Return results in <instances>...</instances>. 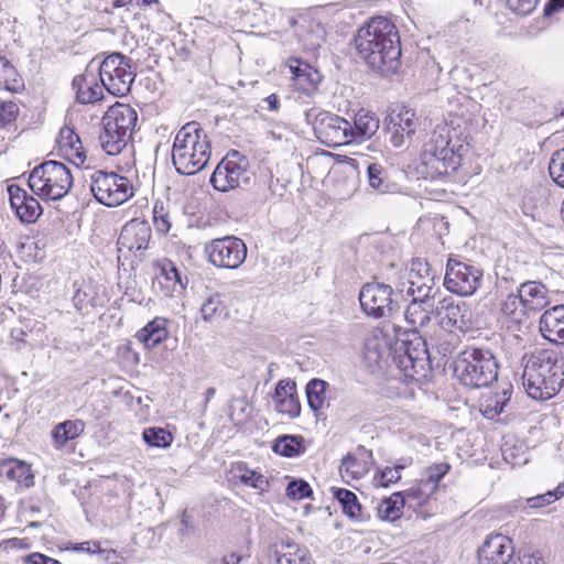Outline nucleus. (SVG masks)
<instances>
[{"label": "nucleus", "instance_id": "obj_1", "mask_svg": "<svg viewBox=\"0 0 564 564\" xmlns=\"http://www.w3.org/2000/svg\"><path fill=\"white\" fill-rule=\"evenodd\" d=\"M390 360L406 377H415L429 367L426 340L419 332H403L399 338L394 325L375 327L365 340L361 362L375 373L384 369Z\"/></svg>", "mask_w": 564, "mask_h": 564}, {"label": "nucleus", "instance_id": "obj_2", "mask_svg": "<svg viewBox=\"0 0 564 564\" xmlns=\"http://www.w3.org/2000/svg\"><path fill=\"white\" fill-rule=\"evenodd\" d=\"M447 124L437 126L423 145L415 171L419 177L435 180L458 170L462 156Z\"/></svg>", "mask_w": 564, "mask_h": 564}, {"label": "nucleus", "instance_id": "obj_3", "mask_svg": "<svg viewBox=\"0 0 564 564\" xmlns=\"http://www.w3.org/2000/svg\"><path fill=\"white\" fill-rule=\"evenodd\" d=\"M212 143L207 132L197 121L185 123L175 134L172 162L180 174L194 175L208 163Z\"/></svg>", "mask_w": 564, "mask_h": 564}, {"label": "nucleus", "instance_id": "obj_4", "mask_svg": "<svg viewBox=\"0 0 564 564\" xmlns=\"http://www.w3.org/2000/svg\"><path fill=\"white\" fill-rule=\"evenodd\" d=\"M522 380L529 397L549 400L563 387L564 365L554 351H538L525 360Z\"/></svg>", "mask_w": 564, "mask_h": 564}, {"label": "nucleus", "instance_id": "obj_5", "mask_svg": "<svg viewBox=\"0 0 564 564\" xmlns=\"http://www.w3.org/2000/svg\"><path fill=\"white\" fill-rule=\"evenodd\" d=\"M454 373L470 388H485L498 378V362L489 349L468 347L456 357Z\"/></svg>", "mask_w": 564, "mask_h": 564}, {"label": "nucleus", "instance_id": "obj_6", "mask_svg": "<svg viewBox=\"0 0 564 564\" xmlns=\"http://www.w3.org/2000/svg\"><path fill=\"white\" fill-rule=\"evenodd\" d=\"M28 186L43 200H58L70 191L73 175L64 163L46 161L30 172Z\"/></svg>", "mask_w": 564, "mask_h": 564}, {"label": "nucleus", "instance_id": "obj_7", "mask_svg": "<svg viewBox=\"0 0 564 564\" xmlns=\"http://www.w3.org/2000/svg\"><path fill=\"white\" fill-rule=\"evenodd\" d=\"M377 42L387 54L388 59H393L395 54H401L400 36L397 26L384 17H373L360 26L355 34V48L358 54L368 53L371 43Z\"/></svg>", "mask_w": 564, "mask_h": 564}, {"label": "nucleus", "instance_id": "obj_8", "mask_svg": "<svg viewBox=\"0 0 564 564\" xmlns=\"http://www.w3.org/2000/svg\"><path fill=\"white\" fill-rule=\"evenodd\" d=\"M90 192L104 206L117 207L134 195L132 181L117 172L97 170L90 175Z\"/></svg>", "mask_w": 564, "mask_h": 564}, {"label": "nucleus", "instance_id": "obj_9", "mask_svg": "<svg viewBox=\"0 0 564 564\" xmlns=\"http://www.w3.org/2000/svg\"><path fill=\"white\" fill-rule=\"evenodd\" d=\"M98 74L106 90L116 97L127 96L137 76L131 58L121 53L106 56L99 65Z\"/></svg>", "mask_w": 564, "mask_h": 564}, {"label": "nucleus", "instance_id": "obj_10", "mask_svg": "<svg viewBox=\"0 0 564 564\" xmlns=\"http://www.w3.org/2000/svg\"><path fill=\"white\" fill-rule=\"evenodd\" d=\"M250 162L237 150L229 151L215 167L210 184L218 192H230L249 182Z\"/></svg>", "mask_w": 564, "mask_h": 564}, {"label": "nucleus", "instance_id": "obj_11", "mask_svg": "<svg viewBox=\"0 0 564 564\" xmlns=\"http://www.w3.org/2000/svg\"><path fill=\"white\" fill-rule=\"evenodd\" d=\"M151 290L160 299H174L183 295L187 280L182 276L176 263L162 257L150 263Z\"/></svg>", "mask_w": 564, "mask_h": 564}, {"label": "nucleus", "instance_id": "obj_12", "mask_svg": "<svg viewBox=\"0 0 564 564\" xmlns=\"http://www.w3.org/2000/svg\"><path fill=\"white\" fill-rule=\"evenodd\" d=\"M484 271L480 267L449 257L446 262L444 286L459 296H470L480 288Z\"/></svg>", "mask_w": 564, "mask_h": 564}, {"label": "nucleus", "instance_id": "obj_13", "mask_svg": "<svg viewBox=\"0 0 564 564\" xmlns=\"http://www.w3.org/2000/svg\"><path fill=\"white\" fill-rule=\"evenodd\" d=\"M358 300L361 311L376 319L391 317L399 310L394 291L386 283H366L359 291Z\"/></svg>", "mask_w": 564, "mask_h": 564}, {"label": "nucleus", "instance_id": "obj_14", "mask_svg": "<svg viewBox=\"0 0 564 564\" xmlns=\"http://www.w3.org/2000/svg\"><path fill=\"white\" fill-rule=\"evenodd\" d=\"M208 261L216 268L238 269L247 258V246L236 236L215 238L205 246Z\"/></svg>", "mask_w": 564, "mask_h": 564}, {"label": "nucleus", "instance_id": "obj_15", "mask_svg": "<svg viewBox=\"0 0 564 564\" xmlns=\"http://www.w3.org/2000/svg\"><path fill=\"white\" fill-rule=\"evenodd\" d=\"M53 151L56 156L78 169H89L93 162L87 145L82 140L77 130L70 124H64L59 129Z\"/></svg>", "mask_w": 564, "mask_h": 564}, {"label": "nucleus", "instance_id": "obj_16", "mask_svg": "<svg viewBox=\"0 0 564 564\" xmlns=\"http://www.w3.org/2000/svg\"><path fill=\"white\" fill-rule=\"evenodd\" d=\"M152 241V229L147 220L133 218L120 230L117 247L123 256L142 258Z\"/></svg>", "mask_w": 564, "mask_h": 564}, {"label": "nucleus", "instance_id": "obj_17", "mask_svg": "<svg viewBox=\"0 0 564 564\" xmlns=\"http://www.w3.org/2000/svg\"><path fill=\"white\" fill-rule=\"evenodd\" d=\"M440 326L448 332L466 333L473 328V311L463 301L446 296L435 307Z\"/></svg>", "mask_w": 564, "mask_h": 564}, {"label": "nucleus", "instance_id": "obj_18", "mask_svg": "<svg viewBox=\"0 0 564 564\" xmlns=\"http://www.w3.org/2000/svg\"><path fill=\"white\" fill-rule=\"evenodd\" d=\"M313 130L316 138L329 148H336L349 143V133L352 128L346 119L330 113L319 112L313 121Z\"/></svg>", "mask_w": 564, "mask_h": 564}, {"label": "nucleus", "instance_id": "obj_19", "mask_svg": "<svg viewBox=\"0 0 564 564\" xmlns=\"http://www.w3.org/2000/svg\"><path fill=\"white\" fill-rule=\"evenodd\" d=\"M286 66L292 75L291 80L295 90L307 96L318 90L323 75L316 67L295 56L286 59Z\"/></svg>", "mask_w": 564, "mask_h": 564}, {"label": "nucleus", "instance_id": "obj_20", "mask_svg": "<svg viewBox=\"0 0 564 564\" xmlns=\"http://www.w3.org/2000/svg\"><path fill=\"white\" fill-rule=\"evenodd\" d=\"M9 202L15 216L24 224H33L43 213L40 202L28 191L15 184L11 183L7 187Z\"/></svg>", "mask_w": 564, "mask_h": 564}, {"label": "nucleus", "instance_id": "obj_21", "mask_svg": "<svg viewBox=\"0 0 564 564\" xmlns=\"http://www.w3.org/2000/svg\"><path fill=\"white\" fill-rule=\"evenodd\" d=\"M272 401L274 410L280 415L290 420L300 416L302 406L294 380L290 378L279 380L272 393Z\"/></svg>", "mask_w": 564, "mask_h": 564}, {"label": "nucleus", "instance_id": "obj_22", "mask_svg": "<svg viewBox=\"0 0 564 564\" xmlns=\"http://www.w3.org/2000/svg\"><path fill=\"white\" fill-rule=\"evenodd\" d=\"M513 552L510 538L501 533H491L478 549V562L479 564H508Z\"/></svg>", "mask_w": 564, "mask_h": 564}, {"label": "nucleus", "instance_id": "obj_23", "mask_svg": "<svg viewBox=\"0 0 564 564\" xmlns=\"http://www.w3.org/2000/svg\"><path fill=\"white\" fill-rule=\"evenodd\" d=\"M386 127L392 145L400 148L404 144L405 138H410L415 132V113L405 107H397L387 117Z\"/></svg>", "mask_w": 564, "mask_h": 564}, {"label": "nucleus", "instance_id": "obj_24", "mask_svg": "<svg viewBox=\"0 0 564 564\" xmlns=\"http://www.w3.org/2000/svg\"><path fill=\"white\" fill-rule=\"evenodd\" d=\"M408 294L413 299L432 300L435 296V275L430 272L429 264L420 259L414 260L409 272Z\"/></svg>", "mask_w": 564, "mask_h": 564}, {"label": "nucleus", "instance_id": "obj_25", "mask_svg": "<svg viewBox=\"0 0 564 564\" xmlns=\"http://www.w3.org/2000/svg\"><path fill=\"white\" fill-rule=\"evenodd\" d=\"M269 564H313V558L306 547L282 541L270 546Z\"/></svg>", "mask_w": 564, "mask_h": 564}, {"label": "nucleus", "instance_id": "obj_26", "mask_svg": "<svg viewBox=\"0 0 564 564\" xmlns=\"http://www.w3.org/2000/svg\"><path fill=\"white\" fill-rule=\"evenodd\" d=\"M86 423L82 419L65 420L51 431L52 445L56 451H74L77 440L84 434Z\"/></svg>", "mask_w": 564, "mask_h": 564}, {"label": "nucleus", "instance_id": "obj_27", "mask_svg": "<svg viewBox=\"0 0 564 564\" xmlns=\"http://www.w3.org/2000/svg\"><path fill=\"white\" fill-rule=\"evenodd\" d=\"M76 98L80 104H95L104 98L106 86L100 82L99 74L86 69L73 80Z\"/></svg>", "mask_w": 564, "mask_h": 564}, {"label": "nucleus", "instance_id": "obj_28", "mask_svg": "<svg viewBox=\"0 0 564 564\" xmlns=\"http://www.w3.org/2000/svg\"><path fill=\"white\" fill-rule=\"evenodd\" d=\"M138 121V113L133 107L128 104L116 102L110 106L102 118V126L111 127L113 130L132 134Z\"/></svg>", "mask_w": 564, "mask_h": 564}, {"label": "nucleus", "instance_id": "obj_29", "mask_svg": "<svg viewBox=\"0 0 564 564\" xmlns=\"http://www.w3.org/2000/svg\"><path fill=\"white\" fill-rule=\"evenodd\" d=\"M371 55L358 54L369 70L381 77H389L398 73L401 62V54H395L393 59H388L387 54L381 50V45L377 42L371 43L368 53Z\"/></svg>", "mask_w": 564, "mask_h": 564}, {"label": "nucleus", "instance_id": "obj_30", "mask_svg": "<svg viewBox=\"0 0 564 564\" xmlns=\"http://www.w3.org/2000/svg\"><path fill=\"white\" fill-rule=\"evenodd\" d=\"M228 476L232 484L243 485L259 492H264L270 487L269 479L259 470L250 468L245 462L231 463Z\"/></svg>", "mask_w": 564, "mask_h": 564}, {"label": "nucleus", "instance_id": "obj_31", "mask_svg": "<svg viewBox=\"0 0 564 564\" xmlns=\"http://www.w3.org/2000/svg\"><path fill=\"white\" fill-rule=\"evenodd\" d=\"M540 332L549 341L564 344V305L554 306L542 314Z\"/></svg>", "mask_w": 564, "mask_h": 564}, {"label": "nucleus", "instance_id": "obj_32", "mask_svg": "<svg viewBox=\"0 0 564 564\" xmlns=\"http://www.w3.org/2000/svg\"><path fill=\"white\" fill-rule=\"evenodd\" d=\"M134 337L145 348H155L160 344L164 343L169 337L167 319L160 316L154 317L140 328L135 333Z\"/></svg>", "mask_w": 564, "mask_h": 564}, {"label": "nucleus", "instance_id": "obj_33", "mask_svg": "<svg viewBox=\"0 0 564 564\" xmlns=\"http://www.w3.org/2000/svg\"><path fill=\"white\" fill-rule=\"evenodd\" d=\"M433 303L431 300L412 299L404 312L406 323L412 327L410 332H417L429 325L432 319Z\"/></svg>", "mask_w": 564, "mask_h": 564}, {"label": "nucleus", "instance_id": "obj_34", "mask_svg": "<svg viewBox=\"0 0 564 564\" xmlns=\"http://www.w3.org/2000/svg\"><path fill=\"white\" fill-rule=\"evenodd\" d=\"M528 311H540L549 304L547 289L538 281H527L518 288Z\"/></svg>", "mask_w": 564, "mask_h": 564}, {"label": "nucleus", "instance_id": "obj_35", "mask_svg": "<svg viewBox=\"0 0 564 564\" xmlns=\"http://www.w3.org/2000/svg\"><path fill=\"white\" fill-rule=\"evenodd\" d=\"M1 468L6 477L9 480L15 481L20 487L30 488L34 485L31 465L10 458L1 463Z\"/></svg>", "mask_w": 564, "mask_h": 564}, {"label": "nucleus", "instance_id": "obj_36", "mask_svg": "<svg viewBox=\"0 0 564 564\" xmlns=\"http://www.w3.org/2000/svg\"><path fill=\"white\" fill-rule=\"evenodd\" d=\"M379 124V118L371 110L360 109L355 113V144L375 135Z\"/></svg>", "mask_w": 564, "mask_h": 564}, {"label": "nucleus", "instance_id": "obj_37", "mask_svg": "<svg viewBox=\"0 0 564 564\" xmlns=\"http://www.w3.org/2000/svg\"><path fill=\"white\" fill-rule=\"evenodd\" d=\"M0 89L13 94L24 89V79L17 67L6 56L0 55Z\"/></svg>", "mask_w": 564, "mask_h": 564}, {"label": "nucleus", "instance_id": "obj_38", "mask_svg": "<svg viewBox=\"0 0 564 564\" xmlns=\"http://www.w3.org/2000/svg\"><path fill=\"white\" fill-rule=\"evenodd\" d=\"M202 318L212 324H220L229 317L226 301L219 294L207 297L200 306Z\"/></svg>", "mask_w": 564, "mask_h": 564}, {"label": "nucleus", "instance_id": "obj_39", "mask_svg": "<svg viewBox=\"0 0 564 564\" xmlns=\"http://www.w3.org/2000/svg\"><path fill=\"white\" fill-rule=\"evenodd\" d=\"M130 138V134H123V132L113 130L111 127L102 126L99 140L102 150L108 155H119L126 151Z\"/></svg>", "mask_w": 564, "mask_h": 564}, {"label": "nucleus", "instance_id": "obj_40", "mask_svg": "<svg viewBox=\"0 0 564 564\" xmlns=\"http://www.w3.org/2000/svg\"><path fill=\"white\" fill-rule=\"evenodd\" d=\"M272 449L280 456L293 458L304 454L306 446L302 435H281L274 441Z\"/></svg>", "mask_w": 564, "mask_h": 564}, {"label": "nucleus", "instance_id": "obj_41", "mask_svg": "<svg viewBox=\"0 0 564 564\" xmlns=\"http://www.w3.org/2000/svg\"><path fill=\"white\" fill-rule=\"evenodd\" d=\"M510 398L511 388L503 389L501 392L482 395L480 400V411L487 419L492 420L502 413Z\"/></svg>", "mask_w": 564, "mask_h": 564}, {"label": "nucleus", "instance_id": "obj_42", "mask_svg": "<svg viewBox=\"0 0 564 564\" xmlns=\"http://www.w3.org/2000/svg\"><path fill=\"white\" fill-rule=\"evenodd\" d=\"M500 312L505 318L513 324H521L528 317V310L519 296V292L517 294H509L507 297L500 303Z\"/></svg>", "mask_w": 564, "mask_h": 564}, {"label": "nucleus", "instance_id": "obj_43", "mask_svg": "<svg viewBox=\"0 0 564 564\" xmlns=\"http://www.w3.org/2000/svg\"><path fill=\"white\" fill-rule=\"evenodd\" d=\"M408 505L403 492L398 491L384 498L379 507L378 514L382 520L395 521L402 516V509Z\"/></svg>", "mask_w": 564, "mask_h": 564}, {"label": "nucleus", "instance_id": "obj_44", "mask_svg": "<svg viewBox=\"0 0 564 564\" xmlns=\"http://www.w3.org/2000/svg\"><path fill=\"white\" fill-rule=\"evenodd\" d=\"M327 387L328 383L322 379H312L306 384L307 403L314 412L324 408L327 400Z\"/></svg>", "mask_w": 564, "mask_h": 564}, {"label": "nucleus", "instance_id": "obj_45", "mask_svg": "<svg viewBox=\"0 0 564 564\" xmlns=\"http://www.w3.org/2000/svg\"><path fill=\"white\" fill-rule=\"evenodd\" d=\"M21 115L20 105L15 100H0V130H15Z\"/></svg>", "mask_w": 564, "mask_h": 564}, {"label": "nucleus", "instance_id": "obj_46", "mask_svg": "<svg viewBox=\"0 0 564 564\" xmlns=\"http://www.w3.org/2000/svg\"><path fill=\"white\" fill-rule=\"evenodd\" d=\"M410 508L423 506L435 492L431 485H426L420 479L417 484L402 491Z\"/></svg>", "mask_w": 564, "mask_h": 564}, {"label": "nucleus", "instance_id": "obj_47", "mask_svg": "<svg viewBox=\"0 0 564 564\" xmlns=\"http://www.w3.org/2000/svg\"><path fill=\"white\" fill-rule=\"evenodd\" d=\"M152 220L158 234L166 235L172 227L169 205L163 200H156L152 209Z\"/></svg>", "mask_w": 564, "mask_h": 564}, {"label": "nucleus", "instance_id": "obj_48", "mask_svg": "<svg viewBox=\"0 0 564 564\" xmlns=\"http://www.w3.org/2000/svg\"><path fill=\"white\" fill-rule=\"evenodd\" d=\"M143 440L154 447H169L173 442L171 432L162 427H148L143 431Z\"/></svg>", "mask_w": 564, "mask_h": 564}, {"label": "nucleus", "instance_id": "obj_49", "mask_svg": "<svg viewBox=\"0 0 564 564\" xmlns=\"http://www.w3.org/2000/svg\"><path fill=\"white\" fill-rule=\"evenodd\" d=\"M117 357L123 367L134 368L140 362V355L130 340L117 347Z\"/></svg>", "mask_w": 564, "mask_h": 564}, {"label": "nucleus", "instance_id": "obj_50", "mask_svg": "<svg viewBox=\"0 0 564 564\" xmlns=\"http://www.w3.org/2000/svg\"><path fill=\"white\" fill-rule=\"evenodd\" d=\"M549 173L558 186L564 187V148L553 153L549 163Z\"/></svg>", "mask_w": 564, "mask_h": 564}, {"label": "nucleus", "instance_id": "obj_51", "mask_svg": "<svg viewBox=\"0 0 564 564\" xmlns=\"http://www.w3.org/2000/svg\"><path fill=\"white\" fill-rule=\"evenodd\" d=\"M285 494L292 500H303L313 496V489L304 479H293L289 482Z\"/></svg>", "mask_w": 564, "mask_h": 564}, {"label": "nucleus", "instance_id": "obj_52", "mask_svg": "<svg viewBox=\"0 0 564 564\" xmlns=\"http://www.w3.org/2000/svg\"><path fill=\"white\" fill-rule=\"evenodd\" d=\"M449 468L447 463L433 464L426 468L422 481L431 485L433 490L436 491L441 479L448 473Z\"/></svg>", "mask_w": 564, "mask_h": 564}, {"label": "nucleus", "instance_id": "obj_53", "mask_svg": "<svg viewBox=\"0 0 564 564\" xmlns=\"http://www.w3.org/2000/svg\"><path fill=\"white\" fill-rule=\"evenodd\" d=\"M564 496V482L560 484L554 490H549L543 495H538L528 499V505L531 508H541L550 505Z\"/></svg>", "mask_w": 564, "mask_h": 564}, {"label": "nucleus", "instance_id": "obj_54", "mask_svg": "<svg viewBox=\"0 0 564 564\" xmlns=\"http://www.w3.org/2000/svg\"><path fill=\"white\" fill-rule=\"evenodd\" d=\"M372 464V453L359 445L355 451V478L365 475Z\"/></svg>", "mask_w": 564, "mask_h": 564}, {"label": "nucleus", "instance_id": "obj_55", "mask_svg": "<svg viewBox=\"0 0 564 564\" xmlns=\"http://www.w3.org/2000/svg\"><path fill=\"white\" fill-rule=\"evenodd\" d=\"M403 465H395L394 467H386L378 475L375 476L373 482L377 487H388L397 482L401 478V470Z\"/></svg>", "mask_w": 564, "mask_h": 564}, {"label": "nucleus", "instance_id": "obj_56", "mask_svg": "<svg viewBox=\"0 0 564 564\" xmlns=\"http://www.w3.org/2000/svg\"><path fill=\"white\" fill-rule=\"evenodd\" d=\"M330 492L334 499L340 503L343 511L347 516L352 517V491L345 488L332 487Z\"/></svg>", "mask_w": 564, "mask_h": 564}, {"label": "nucleus", "instance_id": "obj_57", "mask_svg": "<svg viewBox=\"0 0 564 564\" xmlns=\"http://www.w3.org/2000/svg\"><path fill=\"white\" fill-rule=\"evenodd\" d=\"M382 172V166L377 163H369L367 165V177L371 188L383 192Z\"/></svg>", "mask_w": 564, "mask_h": 564}, {"label": "nucleus", "instance_id": "obj_58", "mask_svg": "<svg viewBox=\"0 0 564 564\" xmlns=\"http://www.w3.org/2000/svg\"><path fill=\"white\" fill-rule=\"evenodd\" d=\"M508 8L521 15L530 14L536 7L539 0H506Z\"/></svg>", "mask_w": 564, "mask_h": 564}, {"label": "nucleus", "instance_id": "obj_59", "mask_svg": "<svg viewBox=\"0 0 564 564\" xmlns=\"http://www.w3.org/2000/svg\"><path fill=\"white\" fill-rule=\"evenodd\" d=\"M514 564H546L539 552L523 551L519 552Z\"/></svg>", "mask_w": 564, "mask_h": 564}, {"label": "nucleus", "instance_id": "obj_60", "mask_svg": "<svg viewBox=\"0 0 564 564\" xmlns=\"http://www.w3.org/2000/svg\"><path fill=\"white\" fill-rule=\"evenodd\" d=\"M68 550L86 551L91 554L100 553L102 551L99 541H86V542H82V543H76V544L68 546Z\"/></svg>", "mask_w": 564, "mask_h": 564}, {"label": "nucleus", "instance_id": "obj_61", "mask_svg": "<svg viewBox=\"0 0 564 564\" xmlns=\"http://www.w3.org/2000/svg\"><path fill=\"white\" fill-rule=\"evenodd\" d=\"M26 564H62L59 561L42 553H31L25 557Z\"/></svg>", "mask_w": 564, "mask_h": 564}, {"label": "nucleus", "instance_id": "obj_62", "mask_svg": "<svg viewBox=\"0 0 564 564\" xmlns=\"http://www.w3.org/2000/svg\"><path fill=\"white\" fill-rule=\"evenodd\" d=\"M562 8H564V0H549L544 7V15L551 17Z\"/></svg>", "mask_w": 564, "mask_h": 564}, {"label": "nucleus", "instance_id": "obj_63", "mask_svg": "<svg viewBox=\"0 0 564 564\" xmlns=\"http://www.w3.org/2000/svg\"><path fill=\"white\" fill-rule=\"evenodd\" d=\"M352 468V457L350 454H347L343 460L341 465L339 467V473L343 478L350 475V469Z\"/></svg>", "mask_w": 564, "mask_h": 564}, {"label": "nucleus", "instance_id": "obj_64", "mask_svg": "<svg viewBox=\"0 0 564 564\" xmlns=\"http://www.w3.org/2000/svg\"><path fill=\"white\" fill-rule=\"evenodd\" d=\"M242 561V556L237 552H230L228 554L223 555L220 558V564H240Z\"/></svg>", "mask_w": 564, "mask_h": 564}]
</instances>
